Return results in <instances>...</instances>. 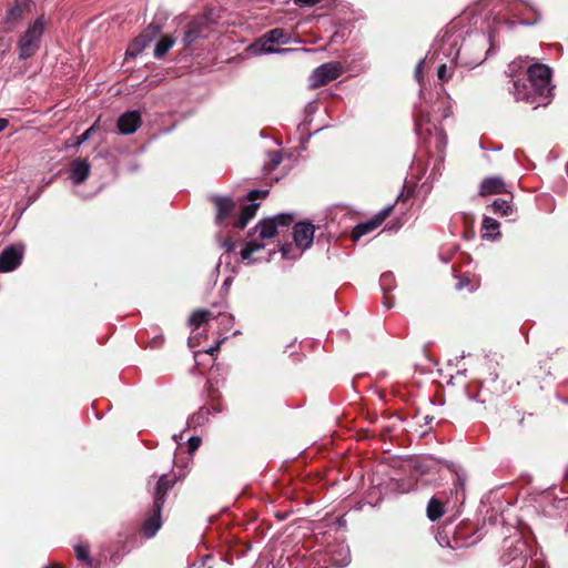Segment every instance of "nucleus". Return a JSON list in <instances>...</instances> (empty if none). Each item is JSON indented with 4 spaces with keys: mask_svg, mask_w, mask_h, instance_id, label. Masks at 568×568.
I'll return each mask as SVG.
<instances>
[{
    "mask_svg": "<svg viewBox=\"0 0 568 568\" xmlns=\"http://www.w3.org/2000/svg\"><path fill=\"white\" fill-rule=\"evenodd\" d=\"M437 75L440 80H448L450 78V69L446 64H440Z\"/></svg>",
    "mask_w": 568,
    "mask_h": 568,
    "instance_id": "2f4dec72",
    "label": "nucleus"
},
{
    "mask_svg": "<svg viewBox=\"0 0 568 568\" xmlns=\"http://www.w3.org/2000/svg\"><path fill=\"white\" fill-rule=\"evenodd\" d=\"M90 165L85 160H75L71 168V180L79 184L82 183L89 175Z\"/></svg>",
    "mask_w": 568,
    "mask_h": 568,
    "instance_id": "2eb2a0df",
    "label": "nucleus"
},
{
    "mask_svg": "<svg viewBox=\"0 0 568 568\" xmlns=\"http://www.w3.org/2000/svg\"><path fill=\"white\" fill-rule=\"evenodd\" d=\"M291 42H293L291 36L283 29H273L251 44L247 50L254 54L285 52L286 50H277L274 45L288 44Z\"/></svg>",
    "mask_w": 568,
    "mask_h": 568,
    "instance_id": "7ed1b4c3",
    "label": "nucleus"
},
{
    "mask_svg": "<svg viewBox=\"0 0 568 568\" xmlns=\"http://www.w3.org/2000/svg\"><path fill=\"white\" fill-rule=\"evenodd\" d=\"M23 256V247L9 246L0 254V272H11L20 265Z\"/></svg>",
    "mask_w": 568,
    "mask_h": 568,
    "instance_id": "6e6552de",
    "label": "nucleus"
},
{
    "mask_svg": "<svg viewBox=\"0 0 568 568\" xmlns=\"http://www.w3.org/2000/svg\"><path fill=\"white\" fill-rule=\"evenodd\" d=\"M201 438L197 437V436H193L189 439L187 442V449H189V453H193L195 452L200 445H201Z\"/></svg>",
    "mask_w": 568,
    "mask_h": 568,
    "instance_id": "7c9ffc66",
    "label": "nucleus"
},
{
    "mask_svg": "<svg viewBox=\"0 0 568 568\" xmlns=\"http://www.w3.org/2000/svg\"><path fill=\"white\" fill-rule=\"evenodd\" d=\"M94 126H91L90 129H88L83 134H81L79 138H78V141H77V144H81L83 143L85 140L89 139V136L91 135L92 131L94 130Z\"/></svg>",
    "mask_w": 568,
    "mask_h": 568,
    "instance_id": "72a5a7b5",
    "label": "nucleus"
},
{
    "mask_svg": "<svg viewBox=\"0 0 568 568\" xmlns=\"http://www.w3.org/2000/svg\"><path fill=\"white\" fill-rule=\"evenodd\" d=\"M390 288V286H382L383 304L386 308H392L395 305V297Z\"/></svg>",
    "mask_w": 568,
    "mask_h": 568,
    "instance_id": "cd10ccee",
    "label": "nucleus"
},
{
    "mask_svg": "<svg viewBox=\"0 0 568 568\" xmlns=\"http://www.w3.org/2000/svg\"><path fill=\"white\" fill-rule=\"evenodd\" d=\"M483 393H484V387H483V386H480V387L477 389V393H476L475 395H470L469 397H470L471 399L479 400V402H481V403H486V400H487V399L484 397Z\"/></svg>",
    "mask_w": 568,
    "mask_h": 568,
    "instance_id": "473e14b6",
    "label": "nucleus"
},
{
    "mask_svg": "<svg viewBox=\"0 0 568 568\" xmlns=\"http://www.w3.org/2000/svg\"><path fill=\"white\" fill-rule=\"evenodd\" d=\"M178 481V477L174 474H163L158 479L154 494H153V504L156 505V509L163 508L165 496L169 490H171Z\"/></svg>",
    "mask_w": 568,
    "mask_h": 568,
    "instance_id": "0eeeda50",
    "label": "nucleus"
},
{
    "mask_svg": "<svg viewBox=\"0 0 568 568\" xmlns=\"http://www.w3.org/2000/svg\"><path fill=\"white\" fill-rule=\"evenodd\" d=\"M456 486L460 487L462 489L464 488V480L459 476H457Z\"/></svg>",
    "mask_w": 568,
    "mask_h": 568,
    "instance_id": "a19ab883",
    "label": "nucleus"
},
{
    "mask_svg": "<svg viewBox=\"0 0 568 568\" xmlns=\"http://www.w3.org/2000/svg\"><path fill=\"white\" fill-rule=\"evenodd\" d=\"M257 210V204H250L245 206L242 211V214L240 216V220L237 222V226L240 229H244L247 224V222L255 215Z\"/></svg>",
    "mask_w": 568,
    "mask_h": 568,
    "instance_id": "412c9836",
    "label": "nucleus"
},
{
    "mask_svg": "<svg viewBox=\"0 0 568 568\" xmlns=\"http://www.w3.org/2000/svg\"><path fill=\"white\" fill-rule=\"evenodd\" d=\"M505 191V183L500 178L494 176L485 179L480 184V195L500 194Z\"/></svg>",
    "mask_w": 568,
    "mask_h": 568,
    "instance_id": "ddd939ff",
    "label": "nucleus"
},
{
    "mask_svg": "<svg viewBox=\"0 0 568 568\" xmlns=\"http://www.w3.org/2000/svg\"><path fill=\"white\" fill-rule=\"evenodd\" d=\"M267 195V191H258V190H255V191H252L250 192L248 194V200L253 201L255 200L256 197H264Z\"/></svg>",
    "mask_w": 568,
    "mask_h": 568,
    "instance_id": "f704fd0d",
    "label": "nucleus"
},
{
    "mask_svg": "<svg viewBox=\"0 0 568 568\" xmlns=\"http://www.w3.org/2000/svg\"><path fill=\"white\" fill-rule=\"evenodd\" d=\"M483 227L484 230L486 231V233L483 235L484 237H489V239H493V237H496L499 235V233L497 232L495 235H493L490 232H495L498 230L499 227V223L491 219V217H488L486 216L483 221Z\"/></svg>",
    "mask_w": 568,
    "mask_h": 568,
    "instance_id": "5701e85b",
    "label": "nucleus"
},
{
    "mask_svg": "<svg viewBox=\"0 0 568 568\" xmlns=\"http://www.w3.org/2000/svg\"><path fill=\"white\" fill-rule=\"evenodd\" d=\"M343 72V67L338 62H329L322 64L321 67L316 68L311 78L310 83L311 87L317 88L325 85L332 80L337 79Z\"/></svg>",
    "mask_w": 568,
    "mask_h": 568,
    "instance_id": "39448f33",
    "label": "nucleus"
},
{
    "mask_svg": "<svg viewBox=\"0 0 568 568\" xmlns=\"http://www.w3.org/2000/svg\"><path fill=\"white\" fill-rule=\"evenodd\" d=\"M423 65H424V60L419 61V63L417 64V68H416V77L417 78H419V74L422 73Z\"/></svg>",
    "mask_w": 568,
    "mask_h": 568,
    "instance_id": "4c0bfd02",
    "label": "nucleus"
},
{
    "mask_svg": "<svg viewBox=\"0 0 568 568\" xmlns=\"http://www.w3.org/2000/svg\"><path fill=\"white\" fill-rule=\"evenodd\" d=\"M43 17L36 19L19 40V55L21 59L30 58L38 49L39 40L45 29Z\"/></svg>",
    "mask_w": 568,
    "mask_h": 568,
    "instance_id": "f03ea898",
    "label": "nucleus"
},
{
    "mask_svg": "<svg viewBox=\"0 0 568 568\" xmlns=\"http://www.w3.org/2000/svg\"><path fill=\"white\" fill-rule=\"evenodd\" d=\"M282 162V155L277 151H273L268 153V169H275Z\"/></svg>",
    "mask_w": 568,
    "mask_h": 568,
    "instance_id": "c756f323",
    "label": "nucleus"
},
{
    "mask_svg": "<svg viewBox=\"0 0 568 568\" xmlns=\"http://www.w3.org/2000/svg\"><path fill=\"white\" fill-rule=\"evenodd\" d=\"M175 43V39L171 36L163 37L155 45L154 55L162 58Z\"/></svg>",
    "mask_w": 568,
    "mask_h": 568,
    "instance_id": "aec40b11",
    "label": "nucleus"
},
{
    "mask_svg": "<svg viewBox=\"0 0 568 568\" xmlns=\"http://www.w3.org/2000/svg\"><path fill=\"white\" fill-rule=\"evenodd\" d=\"M529 82L534 94L527 91L526 84L515 82V97L518 100H525L530 104L546 105L551 95L552 87L550 84L551 71L549 67L541 63H535L528 69Z\"/></svg>",
    "mask_w": 568,
    "mask_h": 568,
    "instance_id": "f257e3e1",
    "label": "nucleus"
},
{
    "mask_svg": "<svg viewBox=\"0 0 568 568\" xmlns=\"http://www.w3.org/2000/svg\"><path fill=\"white\" fill-rule=\"evenodd\" d=\"M140 114L135 111L122 114L118 121V128L123 134L133 133L140 125Z\"/></svg>",
    "mask_w": 568,
    "mask_h": 568,
    "instance_id": "f8f14e48",
    "label": "nucleus"
},
{
    "mask_svg": "<svg viewBox=\"0 0 568 568\" xmlns=\"http://www.w3.org/2000/svg\"><path fill=\"white\" fill-rule=\"evenodd\" d=\"M8 126V120L0 119V132Z\"/></svg>",
    "mask_w": 568,
    "mask_h": 568,
    "instance_id": "ea45409f",
    "label": "nucleus"
},
{
    "mask_svg": "<svg viewBox=\"0 0 568 568\" xmlns=\"http://www.w3.org/2000/svg\"><path fill=\"white\" fill-rule=\"evenodd\" d=\"M162 508L156 509V505L153 504L150 515L145 518L142 525V534L146 538L153 537L162 526L161 520Z\"/></svg>",
    "mask_w": 568,
    "mask_h": 568,
    "instance_id": "9b49d317",
    "label": "nucleus"
},
{
    "mask_svg": "<svg viewBox=\"0 0 568 568\" xmlns=\"http://www.w3.org/2000/svg\"><path fill=\"white\" fill-rule=\"evenodd\" d=\"M75 555L80 561L91 565L89 546H87V545L75 546Z\"/></svg>",
    "mask_w": 568,
    "mask_h": 568,
    "instance_id": "bb28decb",
    "label": "nucleus"
},
{
    "mask_svg": "<svg viewBox=\"0 0 568 568\" xmlns=\"http://www.w3.org/2000/svg\"><path fill=\"white\" fill-rule=\"evenodd\" d=\"M425 419H426V423H428L429 420L433 419V417L429 418L428 416H426Z\"/></svg>",
    "mask_w": 568,
    "mask_h": 568,
    "instance_id": "37998d69",
    "label": "nucleus"
},
{
    "mask_svg": "<svg viewBox=\"0 0 568 568\" xmlns=\"http://www.w3.org/2000/svg\"><path fill=\"white\" fill-rule=\"evenodd\" d=\"M213 312L209 310H195L190 318H189V325L192 326L194 329L199 328L201 325L206 323L209 320L214 318Z\"/></svg>",
    "mask_w": 568,
    "mask_h": 568,
    "instance_id": "f3484780",
    "label": "nucleus"
},
{
    "mask_svg": "<svg viewBox=\"0 0 568 568\" xmlns=\"http://www.w3.org/2000/svg\"><path fill=\"white\" fill-rule=\"evenodd\" d=\"M150 38L146 34H142L134 39L130 44L126 53L131 57L138 55L149 43Z\"/></svg>",
    "mask_w": 568,
    "mask_h": 568,
    "instance_id": "6ab92c4d",
    "label": "nucleus"
},
{
    "mask_svg": "<svg viewBox=\"0 0 568 568\" xmlns=\"http://www.w3.org/2000/svg\"><path fill=\"white\" fill-rule=\"evenodd\" d=\"M493 209H494L495 213H498L504 216L513 213L511 205L507 201H504V200H495L493 202Z\"/></svg>",
    "mask_w": 568,
    "mask_h": 568,
    "instance_id": "393cba45",
    "label": "nucleus"
},
{
    "mask_svg": "<svg viewBox=\"0 0 568 568\" xmlns=\"http://www.w3.org/2000/svg\"><path fill=\"white\" fill-rule=\"evenodd\" d=\"M281 251H282L283 257H285V258H295L296 257L295 254H291V246H282Z\"/></svg>",
    "mask_w": 568,
    "mask_h": 568,
    "instance_id": "c9c22d12",
    "label": "nucleus"
},
{
    "mask_svg": "<svg viewBox=\"0 0 568 568\" xmlns=\"http://www.w3.org/2000/svg\"><path fill=\"white\" fill-rule=\"evenodd\" d=\"M314 227L307 223H297L294 226V241L302 250L308 248L313 243Z\"/></svg>",
    "mask_w": 568,
    "mask_h": 568,
    "instance_id": "9d476101",
    "label": "nucleus"
},
{
    "mask_svg": "<svg viewBox=\"0 0 568 568\" xmlns=\"http://www.w3.org/2000/svg\"><path fill=\"white\" fill-rule=\"evenodd\" d=\"M390 212H392V206H388L385 210L377 213L368 222L358 224L352 232V240L358 241L363 235L376 230L384 222V220L390 214Z\"/></svg>",
    "mask_w": 568,
    "mask_h": 568,
    "instance_id": "1a4fd4ad",
    "label": "nucleus"
},
{
    "mask_svg": "<svg viewBox=\"0 0 568 568\" xmlns=\"http://www.w3.org/2000/svg\"><path fill=\"white\" fill-rule=\"evenodd\" d=\"M31 2L29 0H18L14 6H12L6 16L7 23H14L19 21L26 12L29 11Z\"/></svg>",
    "mask_w": 568,
    "mask_h": 568,
    "instance_id": "4468645a",
    "label": "nucleus"
},
{
    "mask_svg": "<svg viewBox=\"0 0 568 568\" xmlns=\"http://www.w3.org/2000/svg\"><path fill=\"white\" fill-rule=\"evenodd\" d=\"M206 392H207L209 398L213 402L212 408L214 409V412H221L222 408H221L220 404L217 403V400L221 397L219 389L211 382H209Z\"/></svg>",
    "mask_w": 568,
    "mask_h": 568,
    "instance_id": "b1692460",
    "label": "nucleus"
},
{
    "mask_svg": "<svg viewBox=\"0 0 568 568\" xmlns=\"http://www.w3.org/2000/svg\"><path fill=\"white\" fill-rule=\"evenodd\" d=\"M44 568H62V567H60L59 565H50V566H45Z\"/></svg>",
    "mask_w": 568,
    "mask_h": 568,
    "instance_id": "79ce46f5",
    "label": "nucleus"
},
{
    "mask_svg": "<svg viewBox=\"0 0 568 568\" xmlns=\"http://www.w3.org/2000/svg\"><path fill=\"white\" fill-rule=\"evenodd\" d=\"M227 287L229 286H220L219 287V291H217V300H213V301H209L207 302L213 306V307H219V306H222L224 304V301H225V297H226V294H227Z\"/></svg>",
    "mask_w": 568,
    "mask_h": 568,
    "instance_id": "c85d7f7f",
    "label": "nucleus"
},
{
    "mask_svg": "<svg viewBox=\"0 0 568 568\" xmlns=\"http://www.w3.org/2000/svg\"><path fill=\"white\" fill-rule=\"evenodd\" d=\"M222 342H217V344L214 346V347H211L207 353L211 354V355H214L215 352H217L220 349V345H221Z\"/></svg>",
    "mask_w": 568,
    "mask_h": 568,
    "instance_id": "58836bf2",
    "label": "nucleus"
},
{
    "mask_svg": "<svg viewBox=\"0 0 568 568\" xmlns=\"http://www.w3.org/2000/svg\"><path fill=\"white\" fill-rule=\"evenodd\" d=\"M199 34H200V29H199L197 24L192 23L189 27V29L186 30V32L184 33V37H183L184 44L186 47L192 44L199 38Z\"/></svg>",
    "mask_w": 568,
    "mask_h": 568,
    "instance_id": "a878e982",
    "label": "nucleus"
},
{
    "mask_svg": "<svg viewBox=\"0 0 568 568\" xmlns=\"http://www.w3.org/2000/svg\"><path fill=\"white\" fill-rule=\"evenodd\" d=\"M445 513L444 503L437 497H432L427 504L426 514L432 521L438 520Z\"/></svg>",
    "mask_w": 568,
    "mask_h": 568,
    "instance_id": "dca6fc26",
    "label": "nucleus"
},
{
    "mask_svg": "<svg viewBox=\"0 0 568 568\" xmlns=\"http://www.w3.org/2000/svg\"><path fill=\"white\" fill-rule=\"evenodd\" d=\"M293 221V217L287 214H280L273 219H265L261 221L255 227V234L261 240L272 239L278 234L280 227H286Z\"/></svg>",
    "mask_w": 568,
    "mask_h": 568,
    "instance_id": "20e7f679",
    "label": "nucleus"
},
{
    "mask_svg": "<svg viewBox=\"0 0 568 568\" xmlns=\"http://www.w3.org/2000/svg\"><path fill=\"white\" fill-rule=\"evenodd\" d=\"M263 248V244L256 240L250 241L242 250L241 255L243 260H250L254 253L260 252Z\"/></svg>",
    "mask_w": 568,
    "mask_h": 568,
    "instance_id": "4be33fe9",
    "label": "nucleus"
},
{
    "mask_svg": "<svg viewBox=\"0 0 568 568\" xmlns=\"http://www.w3.org/2000/svg\"><path fill=\"white\" fill-rule=\"evenodd\" d=\"M214 203L217 209V215L216 219L219 221L225 219L227 214L233 210L234 204L233 202L227 197H215Z\"/></svg>",
    "mask_w": 568,
    "mask_h": 568,
    "instance_id": "a211bd4d",
    "label": "nucleus"
},
{
    "mask_svg": "<svg viewBox=\"0 0 568 568\" xmlns=\"http://www.w3.org/2000/svg\"><path fill=\"white\" fill-rule=\"evenodd\" d=\"M321 1L322 0H295L296 3L306 4V6H313Z\"/></svg>",
    "mask_w": 568,
    "mask_h": 568,
    "instance_id": "e433bc0d",
    "label": "nucleus"
},
{
    "mask_svg": "<svg viewBox=\"0 0 568 568\" xmlns=\"http://www.w3.org/2000/svg\"><path fill=\"white\" fill-rule=\"evenodd\" d=\"M544 429L541 416L535 413H525L519 419V435L523 437H536Z\"/></svg>",
    "mask_w": 568,
    "mask_h": 568,
    "instance_id": "423d86ee",
    "label": "nucleus"
}]
</instances>
